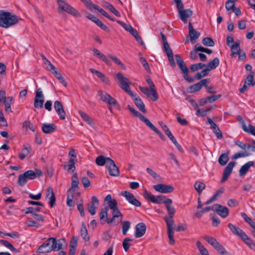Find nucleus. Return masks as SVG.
<instances>
[{"label":"nucleus","instance_id":"1","mask_svg":"<svg viewBox=\"0 0 255 255\" xmlns=\"http://www.w3.org/2000/svg\"><path fill=\"white\" fill-rule=\"evenodd\" d=\"M18 17L7 11H1L0 13V26L4 28L17 24L19 22Z\"/></svg>","mask_w":255,"mask_h":255},{"label":"nucleus","instance_id":"2","mask_svg":"<svg viewBox=\"0 0 255 255\" xmlns=\"http://www.w3.org/2000/svg\"><path fill=\"white\" fill-rule=\"evenodd\" d=\"M93 52L94 56L106 63L107 65L109 66L112 65L111 61L108 58V57H109L111 58L115 63V64H117L123 69L125 70L126 69V66L117 57L114 56L110 54H109L107 56H106L96 48H94L93 49Z\"/></svg>","mask_w":255,"mask_h":255},{"label":"nucleus","instance_id":"3","mask_svg":"<svg viewBox=\"0 0 255 255\" xmlns=\"http://www.w3.org/2000/svg\"><path fill=\"white\" fill-rule=\"evenodd\" d=\"M176 1H177L176 7L178 11L179 17L184 23H186L187 22V19L192 15L193 11L190 9H184L182 1L178 0Z\"/></svg>","mask_w":255,"mask_h":255},{"label":"nucleus","instance_id":"4","mask_svg":"<svg viewBox=\"0 0 255 255\" xmlns=\"http://www.w3.org/2000/svg\"><path fill=\"white\" fill-rule=\"evenodd\" d=\"M176 62L179 68L183 74L184 79L189 83L194 82L193 78L188 76V69L185 65L184 61L181 58L179 54H176L175 55Z\"/></svg>","mask_w":255,"mask_h":255},{"label":"nucleus","instance_id":"5","mask_svg":"<svg viewBox=\"0 0 255 255\" xmlns=\"http://www.w3.org/2000/svg\"><path fill=\"white\" fill-rule=\"evenodd\" d=\"M203 239L213 246L221 255H231V254L227 252L223 246L221 245L214 238L209 236H204Z\"/></svg>","mask_w":255,"mask_h":255},{"label":"nucleus","instance_id":"6","mask_svg":"<svg viewBox=\"0 0 255 255\" xmlns=\"http://www.w3.org/2000/svg\"><path fill=\"white\" fill-rule=\"evenodd\" d=\"M143 196L145 199L155 204H165L167 203V202L169 201L168 200L169 198H166L165 196L162 195L154 196L147 190L144 191Z\"/></svg>","mask_w":255,"mask_h":255},{"label":"nucleus","instance_id":"7","mask_svg":"<svg viewBox=\"0 0 255 255\" xmlns=\"http://www.w3.org/2000/svg\"><path fill=\"white\" fill-rule=\"evenodd\" d=\"M98 95L100 97V99L103 102L108 104L111 106L120 109V106L117 100L113 98L110 94L103 91L100 90L98 92Z\"/></svg>","mask_w":255,"mask_h":255},{"label":"nucleus","instance_id":"8","mask_svg":"<svg viewBox=\"0 0 255 255\" xmlns=\"http://www.w3.org/2000/svg\"><path fill=\"white\" fill-rule=\"evenodd\" d=\"M117 79L120 84V87L124 90L126 93H127L130 97H133L134 94L130 90L129 86V80L128 79L124 77V75L121 73H118L116 74Z\"/></svg>","mask_w":255,"mask_h":255},{"label":"nucleus","instance_id":"9","mask_svg":"<svg viewBox=\"0 0 255 255\" xmlns=\"http://www.w3.org/2000/svg\"><path fill=\"white\" fill-rule=\"evenodd\" d=\"M59 11H65L74 16L80 17V13L74 8L70 6L64 0H59L57 1Z\"/></svg>","mask_w":255,"mask_h":255},{"label":"nucleus","instance_id":"10","mask_svg":"<svg viewBox=\"0 0 255 255\" xmlns=\"http://www.w3.org/2000/svg\"><path fill=\"white\" fill-rule=\"evenodd\" d=\"M44 102V97L40 88L38 89L35 93L34 98V106L37 109H41L43 107Z\"/></svg>","mask_w":255,"mask_h":255},{"label":"nucleus","instance_id":"11","mask_svg":"<svg viewBox=\"0 0 255 255\" xmlns=\"http://www.w3.org/2000/svg\"><path fill=\"white\" fill-rule=\"evenodd\" d=\"M121 195L125 197L128 202L135 206V207H140L141 204L139 201L136 199L134 195L127 191H123L121 192Z\"/></svg>","mask_w":255,"mask_h":255},{"label":"nucleus","instance_id":"12","mask_svg":"<svg viewBox=\"0 0 255 255\" xmlns=\"http://www.w3.org/2000/svg\"><path fill=\"white\" fill-rule=\"evenodd\" d=\"M52 238H48L44 243L40 245L37 250V252L39 254L49 253L52 251V245L51 244V240Z\"/></svg>","mask_w":255,"mask_h":255},{"label":"nucleus","instance_id":"13","mask_svg":"<svg viewBox=\"0 0 255 255\" xmlns=\"http://www.w3.org/2000/svg\"><path fill=\"white\" fill-rule=\"evenodd\" d=\"M153 188L155 191L161 193H169L174 190V187L172 186L164 184L154 185Z\"/></svg>","mask_w":255,"mask_h":255},{"label":"nucleus","instance_id":"14","mask_svg":"<svg viewBox=\"0 0 255 255\" xmlns=\"http://www.w3.org/2000/svg\"><path fill=\"white\" fill-rule=\"evenodd\" d=\"M51 244L52 245V251L57 252L63 249V246L65 243L66 241L64 238H61L58 240L54 237H51Z\"/></svg>","mask_w":255,"mask_h":255},{"label":"nucleus","instance_id":"15","mask_svg":"<svg viewBox=\"0 0 255 255\" xmlns=\"http://www.w3.org/2000/svg\"><path fill=\"white\" fill-rule=\"evenodd\" d=\"M210 81L209 78L201 80L198 83L191 85L188 87V92L190 93L196 92L201 90L202 87L205 85Z\"/></svg>","mask_w":255,"mask_h":255},{"label":"nucleus","instance_id":"16","mask_svg":"<svg viewBox=\"0 0 255 255\" xmlns=\"http://www.w3.org/2000/svg\"><path fill=\"white\" fill-rule=\"evenodd\" d=\"M109 163L107 165V168L109 170V174L112 176H118L120 175V170L119 168L116 165L113 159H108Z\"/></svg>","mask_w":255,"mask_h":255},{"label":"nucleus","instance_id":"17","mask_svg":"<svg viewBox=\"0 0 255 255\" xmlns=\"http://www.w3.org/2000/svg\"><path fill=\"white\" fill-rule=\"evenodd\" d=\"M251 249H255V244L243 230L240 231L238 236Z\"/></svg>","mask_w":255,"mask_h":255},{"label":"nucleus","instance_id":"18","mask_svg":"<svg viewBox=\"0 0 255 255\" xmlns=\"http://www.w3.org/2000/svg\"><path fill=\"white\" fill-rule=\"evenodd\" d=\"M235 164L236 162L235 161H231L225 167L224 170L223 177L221 181V183H224L226 180H227L228 178L232 172L233 169L235 165Z\"/></svg>","mask_w":255,"mask_h":255},{"label":"nucleus","instance_id":"19","mask_svg":"<svg viewBox=\"0 0 255 255\" xmlns=\"http://www.w3.org/2000/svg\"><path fill=\"white\" fill-rule=\"evenodd\" d=\"M99 204V201L98 198L95 196H92L91 201L87 204L88 210L90 214L94 215L96 214V209L97 208V206H98Z\"/></svg>","mask_w":255,"mask_h":255},{"label":"nucleus","instance_id":"20","mask_svg":"<svg viewBox=\"0 0 255 255\" xmlns=\"http://www.w3.org/2000/svg\"><path fill=\"white\" fill-rule=\"evenodd\" d=\"M135 237L139 238L142 237L145 234L146 227L144 223H139L135 226Z\"/></svg>","mask_w":255,"mask_h":255},{"label":"nucleus","instance_id":"21","mask_svg":"<svg viewBox=\"0 0 255 255\" xmlns=\"http://www.w3.org/2000/svg\"><path fill=\"white\" fill-rule=\"evenodd\" d=\"M216 207L215 212H216L221 217L225 218L229 215V210L227 207L216 204Z\"/></svg>","mask_w":255,"mask_h":255},{"label":"nucleus","instance_id":"22","mask_svg":"<svg viewBox=\"0 0 255 255\" xmlns=\"http://www.w3.org/2000/svg\"><path fill=\"white\" fill-rule=\"evenodd\" d=\"M189 35L191 41L192 43H195V41L199 37L200 33L193 28V26L191 22H189Z\"/></svg>","mask_w":255,"mask_h":255},{"label":"nucleus","instance_id":"23","mask_svg":"<svg viewBox=\"0 0 255 255\" xmlns=\"http://www.w3.org/2000/svg\"><path fill=\"white\" fill-rule=\"evenodd\" d=\"M42 175V172L40 169H36L35 171L29 170L24 173V175L26 176L27 179L33 180L35 179L37 176Z\"/></svg>","mask_w":255,"mask_h":255},{"label":"nucleus","instance_id":"24","mask_svg":"<svg viewBox=\"0 0 255 255\" xmlns=\"http://www.w3.org/2000/svg\"><path fill=\"white\" fill-rule=\"evenodd\" d=\"M146 82L148 84L149 88L151 89V91H152V94H151V99L153 101H157L158 99V94L155 89V85L153 82H152L151 79L149 77L146 80Z\"/></svg>","mask_w":255,"mask_h":255},{"label":"nucleus","instance_id":"25","mask_svg":"<svg viewBox=\"0 0 255 255\" xmlns=\"http://www.w3.org/2000/svg\"><path fill=\"white\" fill-rule=\"evenodd\" d=\"M46 198L50 199L49 204L51 208H53L55 205L56 197L55 194L51 187H49L46 190Z\"/></svg>","mask_w":255,"mask_h":255},{"label":"nucleus","instance_id":"26","mask_svg":"<svg viewBox=\"0 0 255 255\" xmlns=\"http://www.w3.org/2000/svg\"><path fill=\"white\" fill-rule=\"evenodd\" d=\"M132 98L135 105L139 109V110L142 113H146V110L145 108V105L140 97L136 95H134V97H132Z\"/></svg>","mask_w":255,"mask_h":255},{"label":"nucleus","instance_id":"27","mask_svg":"<svg viewBox=\"0 0 255 255\" xmlns=\"http://www.w3.org/2000/svg\"><path fill=\"white\" fill-rule=\"evenodd\" d=\"M127 109H128L129 111L135 116L138 117L139 119L145 125H146L149 122V120L147 118H146L137 111L135 110L134 108L130 107V105H128Z\"/></svg>","mask_w":255,"mask_h":255},{"label":"nucleus","instance_id":"28","mask_svg":"<svg viewBox=\"0 0 255 255\" xmlns=\"http://www.w3.org/2000/svg\"><path fill=\"white\" fill-rule=\"evenodd\" d=\"M90 71L93 74H95L96 76L100 78V79L106 84H109L110 83V79L107 77L103 73L95 69L91 68Z\"/></svg>","mask_w":255,"mask_h":255},{"label":"nucleus","instance_id":"29","mask_svg":"<svg viewBox=\"0 0 255 255\" xmlns=\"http://www.w3.org/2000/svg\"><path fill=\"white\" fill-rule=\"evenodd\" d=\"M57 127L52 124H43L42 126V130L45 133H50L56 130Z\"/></svg>","mask_w":255,"mask_h":255},{"label":"nucleus","instance_id":"30","mask_svg":"<svg viewBox=\"0 0 255 255\" xmlns=\"http://www.w3.org/2000/svg\"><path fill=\"white\" fill-rule=\"evenodd\" d=\"M253 166H254V162L253 161H250L245 163L241 167L240 169L239 170L240 176H245L249 170L250 168Z\"/></svg>","mask_w":255,"mask_h":255},{"label":"nucleus","instance_id":"31","mask_svg":"<svg viewBox=\"0 0 255 255\" xmlns=\"http://www.w3.org/2000/svg\"><path fill=\"white\" fill-rule=\"evenodd\" d=\"M79 183L77 174L74 173L72 177V182L70 188L68 190L67 192L74 193V189L78 187Z\"/></svg>","mask_w":255,"mask_h":255},{"label":"nucleus","instance_id":"32","mask_svg":"<svg viewBox=\"0 0 255 255\" xmlns=\"http://www.w3.org/2000/svg\"><path fill=\"white\" fill-rule=\"evenodd\" d=\"M31 150V148L30 145H24L23 148L21 149V153L18 155V157L21 160H23L30 153Z\"/></svg>","mask_w":255,"mask_h":255},{"label":"nucleus","instance_id":"33","mask_svg":"<svg viewBox=\"0 0 255 255\" xmlns=\"http://www.w3.org/2000/svg\"><path fill=\"white\" fill-rule=\"evenodd\" d=\"M108 159H112L109 157H105L103 155L98 156L96 159V163L99 166H103L106 164V166L108 165L109 163V160Z\"/></svg>","mask_w":255,"mask_h":255},{"label":"nucleus","instance_id":"34","mask_svg":"<svg viewBox=\"0 0 255 255\" xmlns=\"http://www.w3.org/2000/svg\"><path fill=\"white\" fill-rule=\"evenodd\" d=\"M255 73L254 71H251L250 74H249L246 78L245 79V83L248 86H255V80L254 79V77L255 76Z\"/></svg>","mask_w":255,"mask_h":255},{"label":"nucleus","instance_id":"35","mask_svg":"<svg viewBox=\"0 0 255 255\" xmlns=\"http://www.w3.org/2000/svg\"><path fill=\"white\" fill-rule=\"evenodd\" d=\"M80 234L81 237L85 241H89L90 236L88 233V231L86 225L84 222L82 223Z\"/></svg>","mask_w":255,"mask_h":255},{"label":"nucleus","instance_id":"36","mask_svg":"<svg viewBox=\"0 0 255 255\" xmlns=\"http://www.w3.org/2000/svg\"><path fill=\"white\" fill-rule=\"evenodd\" d=\"M224 190L225 189L224 187H221L220 188H219L210 199H208L207 201L205 202V204L208 205L215 201L217 199V196L223 193Z\"/></svg>","mask_w":255,"mask_h":255},{"label":"nucleus","instance_id":"37","mask_svg":"<svg viewBox=\"0 0 255 255\" xmlns=\"http://www.w3.org/2000/svg\"><path fill=\"white\" fill-rule=\"evenodd\" d=\"M220 61L218 58H214L212 60L210 61L207 65V67L212 70L216 69L219 65Z\"/></svg>","mask_w":255,"mask_h":255},{"label":"nucleus","instance_id":"38","mask_svg":"<svg viewBox=\"0 0 255 255\" xmlns=\"http://www.w3.org/2000/svg\"><path fill=\"white\" fill-rule=\"evenodd\" d=\"M146 125L150 128V129L154 131L162 140H165V137L163 134L150 121Z\"/></svg>","mask_w":255,"mask_h":255},{"label":"nucleus","instance_id":"39","mask_svg":"<svg viewBox=\"0 0 255 255\" xmlns=\"http://www.w3.org/2000/svg\"><path fill=\"white\" fill-rule=\"evenodd\" d=\"M229 151H227L226 153L222 154L219 157L218 162L219 163L222 165L224 166L228 162L229 159V157L228 156Z\"/></svg>","mask_w":255,"mask_h":255},{"label":"nucleus","instance_id":"40","mask_svg":"<svg viewBox=\"0 0 255 255\" xmlns=\"http://www.w3.org/2000/svg\"><path fill=\"white\" fill-rule=\"evenodd\" d=\"M195 189L197 191L199 194H200L202 191L205 188V184L200 181H196L194 185Z\"/></svg>","mask_w":255,"mask_h":255},{"label":"nucleus","instance_id":"41","mask_svg":"<svg viewBox=\"0 0 255 255\" xmlns=\"http://www.w3.org/2000/svg\"><path fill=\"white\" fill-rule=\"evenodd\" d=\"M241 215L242 217L244 219V220L250 225V226L253 228L254 229H255V223L253 221V220L249 217L248 216V215L244 212H242L241 213Z\"/></svg>","mask_w":255,"mask_h":255},{"label":"nucleus","instance_id":"42","mask_svg":"<svg viewBox=\"0 0 255 255\" xmlns=\"http://www.w3.org/2000/svg\"><path fill=\"white\" fill-rule=\"evenodd\" d=\"M78 113L84 121L89 125H92L93 122L92 119L86 113L81 110H79Z\"/></svg>","mask_w":255,"mask_h":255},{"label":"nucleus","instance_id":"43","mask_svg":"<svg viewBox=\"0 0 255 255\" xmlns=\"http://www.w3.org/2000/svg\"><path fill=\"white\" fill-rule=\"evenodd\" d=\"M230 47H231V57H236L238 54H239V52L241 51L240 47H238V44H232Z\"/></svg>","mask_w":255,"mask_h":255},{"label":"nucleus","instance_id":"44","mask_svg":"<svg viewBox=\"0 0 255 255\" xmlns=\"http://www.w3.org/2000/svg\"><path fill=\"white\" fill-rule=\"evenodd\" d=\"M108 207H105L101 209V212L100 213V219L101 222V224H104L105 223L103 221L105 219H106L108 217Z\"/></svg>","mask_w":255,"mask_h":255},{"label":"nucleus","instance_id":"45","mask_svg":"<svg viewBox=\"0 0 255 255\" xmlns=\"http://www.w3.org/2000/svg\"><path fill=\"white\" fill-rule=\"evenodd\" d=\"M242 128L245 132L255 136V128L252 125L250 124L247 127L246 124H243Z\"/></svg>","mask_w":255,"mask_h":255},{"label":"nucleus","instance_id":"46","mask_svg":"<svg viewBox=\"0 0 255 255\" xmlns=\"http://www.w3.org/2000/svg\"><path fill=\"white\" fill-rule=\"evenodd\" d=\"M169 217L165 216L164 217V220L166 222L167 232L173 231L172 226L174 224V220L173 219L169 220Z\"/></svg>","mask_w":255,"mask_h":255},{"label":"nucleus","instance_id":"47","mask_svg":"<svg viewBox=\"0 0 255 255\" xmlns=\"http://www.w3.org/2000/svg\"><path fill=\"white\" fill-rule=\"evenodd\" d=\"M196 245L200 251V254L202 255H209L207 249L204 247V246L200 241H198L197 242Z\"/></svg>","mask_w":255,"mask_h":255},{"label":"nucleus","instance_id":"48","mask_svg":"<svg viewBox=\"0 0 255 255\" xmlns=\"http://www.w3.org/2000/svg\"><path fill=\"white\" fill-rule=\"evenodd\" d=\"M74 193L67 192V205L69 207H73L75 205V202L73 201Z\"/></svg>","mask_w":255,"mask_h":255},{"label":"nucleus","instance_id":"49","mask_svg":"<svg viewBox=\"0 0 255 255\" xmlns=\"http://www.w3.org/2000/svg\"><path fill=\"white\" fill-rule=\"evenodd\" d=\"M202 43L206 46L212 47L215 45L214 40L210 37H205L202 39Z\"/></svg>","mask_w":255,"mask_h":255},{"label":"nucleus","instance_id":"50","mask_svg":"<svg viewBox=\"0 0 255 255\" xmlns=\"http://www.w3.org/2000/svg\"><path fill=\"white\" fill-rule=\"evenodd\" d=\"M132 241L133 239L129 238H126L124 240L122 245L125 252H128V251L129 247L131 246V244L128 242H131Z\"/></svg>","mask_w":255,"mask_h":255},{"label":"nucleus","instance_id":"51","mask_svg":"<svg viewBox=\"0 0 255 255\" xmlns=\"http://www.w3.org/2000/svg\"><path fill=\"white\" fill-rule=\"evenodd\" d=\"M27 181V178L24 173L21 174L18 176L17 183L21 186H23L25 185Z\"/></svg>","mask_w":255,"mask_h":255},{"label":"nucleus","instance_id":"52","mask_svg":"<svg viewBox=\"0 0 255 255\" xmlns=\"http://www.w3.org/2000/svg\"><path fill=\"white\" fill-rule=\"evenodd\" d=\"M228 226L233 234L236 236H238V235L239 234V232H240V231L242 230V229L238 227L235 226L232 223H229Z\"/></svg>","mask_w":255,"mask_h":255},{"label":"nucleus","instance_id":"53","mask_svg":"<svg viewBox=\"0 0 255 255\" xmlns=\"http://www.w3.org/2000/svg\"><path fill=\"white\" fill-rule=\"evenodd\" d=\"M68 166L69 167L68 169V172H73L75 171L76 167L75 166V162L73 158H70L69 159Z\"/></svg>","mask_w":255,"mask_h":255},{"label":"nucleus","instance_id":"54","mask_svg":"<svg viewBox=\"0 0 255 255\" xmlns=\"http://www.w3.org/2000/svg\"><path fill=\"white\" fill-rule=\"evenodd\" d=\"M139 90L142 92L144 94L146 95L148 97L151 98V94H152V91H151V89L149 88V89L147 87H144L139 86Z\"/></svg>","mask_w":255,"mask_h":255},{"label":"nucleus","instance_id":"55","mask_svg":"<svg viewBox=\"0 0 255 255\" xmlns=\"http://www.w3.org/2000/svg\"><path fill=\"white\" fill-rule=\"evenodd\" d=\"M237 0H228L226 2L225 7L227 10H232L235 7V2Z\"/></svg>","mask_w":255,"mask_h":255},{"label":"nucleus","instance_id":"56","mask_svg":"<svg viewBox=\"0 0 255 255\" xmlns=\"http://www.w3.org/2000/svg\"><path fill=\"white\" fill-rule=\"evenodd\" d=\"M0 243L2 244L3 245L10 249L12 251L16 252V250L14 248V247L8 241L4 240H0Z\"/></svg>","mask_w":255,"mask_h":255},{"label":"nucleus","instance_id":"57","mask_svg":"<svg viewBox=\"0 0 255 255\" xmlns=\"http://www.w3.org/2000/svg\"><path fill=\"white\" fill-rule=\"evenodd\" d=\"M95 23L97 24V25L99 26L102 29L104 30V31L106 32L110 31V28L100 19H98Z\"/></svg>","mask_w":255,"mask_h":255},{"label":"nucleus","instance_id":"58","mask_svg":"<svg viewBox=\"0 0 255 255\" xmlns=\"http://www.w3.org/2000/svg\"><path fill=\"white\" fill-rule=\"evenodd\" d=\"M130 223L129 221H125L122 225V232L124 235H126L128 231L130 228Z\"/></svg>","mask_w":255,"mask_h":255},{"label":"nucleus","instance_id":"59","mask_svg":"<svg viewBox=\"0 0 255 255\" xmlns=\"http://www.w3.org/2000/svg\"><path fill=\"white\" fill-rule=\"evenodd\" d=\"M99 12H100L103 15L110 19L112 21H115V19L114 18L112 17L104 9L102 8H100L99 6H98V9H97Z\"/></svg>","mask_w":255,"mask_h":255},{"label":"nucleus","instance_id":"60","mask_svg":"<svg viewBox=\"0 0 255 255\" xmlns=\"http://www.w3.org/2000/svg\"><path fill=\"white\" fill-rule=\"evenodd\" d=\"M249 155H250V154L247 153V152H246V151L241 152H237L233 155V156H232V159H236L240 157L248 156Z\"/></svg>","mask_w":255,"mask_h":255},{"label":"nucleus","instance_id":"61","mask_svg":"<svg viewBox=\"0 0 255 255\" xmlns=\"http://www.w3.org/2000/svg\"><path fill=\"white\" fill-rule=\"evenodd\" d=\"M139 60L141 63L142 64L145 70L147 72H149L150 71V68L146 59L144 57H141L140 58Z\"/></svg>","mask_w":255,"mask_h":255},{"label":"nucleus","instance_id":"62","mask_svg":"<svg viewBox=\"0 0 255 255\" xmlns=\"http://www.w3.org/2000/svg\"><path fill=\"white\" fill-rule=\"evenodd\" d=\"M56 112L57 113V114L58 115V116L59 117V119L60 120H64L65 119L66 114V112L64 111L63 108L60 110H58L56 111Z\"/></svg>","mask_w":255,"mask_h":255},{"label":"nucleus","instance_id":"63","mask_svg":"<svg viewBox=\"0 0 255 255\" xmlns=\"http://www.w3.org/2000/svg\"><path fill=\"white\" fill-rule=\"evenodd\" d=\"M117 22L121 25L123 28H124L126 30L129 31L132 28V26L130 24H128L126 23L123 21H121L119 20H117Z\"/></svg>","mask_w":255,"mask_h":255},{"label":"nucleus","instance_id":"64","mask_svg":"<svg viewBox=\"0 0 255 255\" xmlns=\"http://www.w3.org/2000/svg\"><path fill=\"white\" fill-rule=\"evenodd\" d=\"M108 204L109 206L108 207V209L110 208L112 210L118 207V203L115 199H113V200L109 201Z\"/></svg>","mask_w":255,"mask_h":255}]
</instances>
